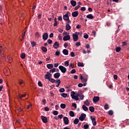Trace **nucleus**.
Wrapping results in <instances>:
<instances>
[{"label": "nucleus", "instance_id": "nucleus-1", "mask_svg": "<svg viewBox=\"0 0 129 129\" xmlns=\"http://www.w3.org/2000/svg\"><path fill=\"white\" fill-rule=\"evenodd\" d=\"M51 77H52V74L49 73V72H47V74L44 76V78H45V79H47L48 81H50Z\"/></svg>", "mask_w": 129, "mask_h": 129}, {"label": "nucleus", "instance_id": "nucleus-2", "mask_svg": "<svg viewBox=\"0 0 129 129\" xmlns=\"http://www.w3.org/2000/svg\"><path fill=\"white\" fill-rule=\"evenodd\" d=\"M58 68L62 73H66V72L67 71L66 68L63 67V66H59Z\"/></svg>", "mask_w": 129, "mask_h": 129}, {"label": "nucleus", "instance_id": "nucleus-3", "mask_svg": "<svg viewBox=\"0 0 129 129\" xmlns=\"http://www.w3.org/2000/svg\"><path fill=\"white\" fill-rule=\"evenodd\" d=\"M73 40L75 42H77L78 41V34H77V32H75V33L73 34Z\"/></svg>", "mask_w": 129, "mask_h": 129}, {"label": "nucleus", "instance_id": "nucleus-4", "mask_svg": "<svg viewBox=\"0 0 129 129\" xmlns=\"http://www.w3.org/2000/svg\"><path fill=\"white\" fill-rule=\"evenodd\" d=\"M86 117V114L84 113H82L81 114V116L79 117V119L81 120V121H83L84 119H85V118Z\"/></svg>", "mask_w": 129, "mask_h": 129}, {"label": "nucleus", "instance_id": "nucleus-5", "mask_svg": "<svg viewBox=\"0 0 129 129\" xmlns=\"http://www.w3.org/2000/svg\"><path fill=\"white\" fill-rule=\"evenodd\" d=\"M90 118H91V119L92 120V123H93V125H94V126H95V125H96V124H97V122H96V120L92 116H90Z\"/></svg>", "mask_w": 129, "mask_h": 129}, {"label": "nucleus", "instance_id": "nucleus-6", "mask_svg": "<svg viewBox=\"0 0 129 129\" xmlns=\"http://www.w3.org/2000/svg\"><path fill=\"white\" fill-rule=\"evenodd\" d=\"M41 118L44 123H47L48 122V118H47V117L44 116H41Z\"/></svg>", "mask_w": 129, "mask_h": 129}, {"label": "nucleus", "instance_id": "nucleus-7", "mask_svg": "<svg viewBox=\"0 0 129 129\" xmlns=\"http://www.w3.org/2000/svg\"><path fill=\"white\" fill-rule=\"evenodd\" d=\"M99 99H100V98L99 96H95L93 98V101L94 103H96V102H98V101H99Z\"/></svg>", "mask_w": 129, "mask_h": 129}, {"label": "nucleus", "instance_id": "nucleus-8", "mask_svg": "<svg viewBox=\"0 0 129 129\" xmlns=\"http://www.w3.org/2000/svg\"><path fill=\"white\" fill-rule=\"evenodd\" d=\"M63 119L64 124H69V119H68V117H64Z\"/></svg>", "mask_w": 129, "mask_h": 129}, {"label": "nucleus", "instance_id": "nucleus-9", "mask_svg": "<svg viewBox=\"0 0 129 129\" xmlns=\"http://www.w3.org/2000/svg\"><path fill=\"white\" fill-rule=\"evenodd\" d=\"M79 15V12L78 11H75L72 13V16L73 18H76Z\"/></svg>", "mask_w": 129, "mask_h": 129}, {"label": "nucleus", "instance_id": "nucleus-10", "mask_svg": "<svg viewBox=\"0 0 129 129\" xmlns=\"http://www.w3.org/2000/svg\"><path fill=\"white\" fill-rule=\"evenodd\" d=\"M70 39H71V37H70V35H69V34H68L66 36H64L63 37V41H68V40H70Z\"/></svg>", "mask_w": 129, "mask_h": 129}, {"label": "nucleus", "instance_id": "nucleus-11", "mask_svg": "<svg viewBox=\"0 0 129 129\" xmlns=\"http://www.w3.org/2000/svg\"><path fill=\"white\" fill-rule=\"evenodd\" d=\"M53 47H54V49H58V48H59V42L56 41L53 44Z\"/></svg>", "mask_w": 129, "mask_h": 129}, {"label": "nucleus", "instance_id": "nucleus-12", "mask_svg": "<svg viewBox=\"0 0 129 129\" xmlns=\"http://www.w3.org/2000/svg\"><path fill=\"white\" fill-rule=\"evenodd\" d=\"M48 33H44L43 36H42V39L43 40H44L45 41H46V40H47V39H48Z\"/></svg>", "mask_w": 129, "mask_h": 129}, {"label": "nucleus", "instance_id": "nucleus-13", "mask_svg": "<svg viewBox=\"0 0 129 129\" xmlns=\"http://www.w3.org/2000/svg\"><path fill=\"white\" fill-rule=\"evenodd\" d=\"M61 74H60V73H56L54 74L53 76L54 78H59L60 77Z\"/></svg>", "mask_w": 129, "mask_h": 129}, {"label": "nucleus", "instance_id": "nucleus-14", "mask_svg": "<svg viewBox=\"0 0 129 129\" xmlns=\"http://www.w3.org/2000/svg\"><path fill=\"white\" fill-rule=\"evenodd\" d=\"M46 67L48 68V69H52V68H54V66L53 64H47L46 65Z\"/></svg>", "mask_w": 129, "mask_h": 129}, {"label": "nucleus", "instance_id": "nucleus-15", "mask_svg": "<svg viewBox=\"0 0 129 129\" xmlns=\"http://www.w3.org/2000/svg\"><path fill=\"white\" fill-rule=\"evenodd\" d=\"M69 115L70 116H71V117H74V116H75V114L73 111H70L69 112Z\"/></svg>", "mask_w": 129, "mask_h": 129}, {"label": "nucleus", "instance_id": "nucleus-16", "mask_svg": "<svg viewBox=\"0 0 129 129\" xmlns=\"http://www.w3.org/2000/svg\"><path fill=\"white\" fill-rule=\"evenodd\" d=\"M66 31H69V30L71 29V26L69 24H67L66 25Z\"/></svg>", "mask_w": 129, "mask_h": 129}, {"label": "nucleus", "instance_id": "nucleus-17", "mask_svg": "<svg viewBox=\"0 0 129 129\" xmlns=\"http://www.w3.org/2000/svg\"><path fill=\"white\" fill-rule=\"evenodd\" d=\"M62 53L64 55H67L69 54L68 50L64 49L62 51Z\"/></svg>", "mask_w": 129, "mask_h": 129}, {"label": "nucleus", "instance_id": "nucleus-18", "mask_svg": "<svg viewBox=\"0 0 129 129\" xmlns=\"http://www.w3.org/2000/svg\"><path fill=\"white\" fill-rule=\"evenodd\" d=\"M87 19H90V20H92V19L94 18V17L93 16V15H92V14H90V15H87Z\"/></svg>", "mask_w": 129, "mask_h": 129}, {"label": "nucleus", "instance_id": "nucleus-19", "mask_svg": "<svg viewBox=\"0 0 129 129\" xmlns=\"http://www.w3.org/2000/svg\"><path fill=\"white\" fill-rule=\"evenodd\" d=\"M63 19L64 20V21H67L68 20H69V16L64 15L63 16Z\"/></svg>", "mask_w": 129, "mask_h": 129}, {"label": "nucleus", "instance_id": "nucleus-20", "mask_svg": "<svg viewBox=\"0 0 129 129\" xmlns=\"http://www.w3.org/2000/svg\"><path fill=\"white\" fill-rule=\"evenodd\" d=\"M82 108L84 111H87L88 110V107H87L85 105H83L82 106Z\"/></svg>", "mask_w": 129, "mask_h": 129}, {"label": "nucleus", "instance_id": "nucleus-21", "mask_svg": "<svg viewBox=\"0 0 129 129\" xmlns=\"http://www.w3.org/2000/svg\"><path fill=\"white\" fill-rule=\"evenodd\" d=\"M71 4L72 5V6H73V7H75V6H76V1L73 0L71 1Z\"/></svg>", "mask_w": 129, "mask_h": 129}, {"label": "nucleus", "instance_id": "nucleus-22", "mask_svg": "<svg viewBox=\"0 0 129 129\" xmlns=\"http://www.w3.org/2000/svg\"><path fill=\"white\" fill-rule=\"evenodd\" d=\"M78 122H79V119L77 118H76L74 120V123L75 124H78Z\"/></svg>", "mask_w": 129, "mask_h": 129}, {"label": "nucleus", "instance_id": "nucleus-23", "mask_svg": "<svg viewBox=\"0 0 129 129\" xmlns=\"http://www.w3.org/2000/svg\"><path fill=\"white\" fill-rule=\"evenodd\" d=\"M89 109L90 111H91V112H94V107L90 106L89 108Z\"/></svg>", "mask_w": 129, "mask_h": 129}, {"label": "nucleus", "instance_id": "nucleus-24", "mask_svg": "<svg viewBox=\"0 0 129 129\" xmlns=\"http://www.w3.org/2000/svg\"><path fill=\"white\" fill-rule=\"evenodd\" d=\"M60 107L61 108H62V109H64V108H66V104H64V103H61L60 104Z\"/></svg>", "mask_w": 129, "mask_h": 129}, {"label": "nucleus", "instance_id": "nucleus-25", "mask_svg": "<svg viewBox=\"0 0 129 129\" xmlns=\"http://www.w3.org/2000/svg\"><path fill=\"white\" fill-rule=\"evenodd\" d=\"M31 44L32 47H36V45H37L35 41H32Z\"/></svg>", "mask_w": 129, "mask_h": 129}, {"label": "nucleus", "instance_id": "nucleus-26", "mask_svg": "<svg viewBox=\"0 0 129 129\" xmlns=\"http://www.w3.org/2000/svg\"><path fill=\"white\" fill-rule=\"evenodd\" d=\"M75 94H76V93L74 91H72L71 92V96L72 98L75 96Z\"/></svg>", "mask_w": 129, "mask_h": 129}, {"label": "nucleus", "instance_id": "nucleus-27", "mask_svg": "<svg viewBox=\"0 0 129 129\" xmlns=\"http://www.w3.org/2000/svg\"><path fill=\"white\" fill-rule=\"evenodd\" d=\"M54 72H56V69H51V70H49V73H54Z\"/></svg>", "mask_w": 129, "mask_h": 129}, {"label": "nucleus", "instance_id": "nucleus-28", "mask_svg": "<svg viewBox=\"0 0 129 129\" xmlns=\"http://www.w3.org/2000/svg\"><path fill=\"white\" fill-rule=\"evenodd\" d=\"M41 50H42V51H43V52H47V51H48V50L47 49V48H46L44 46L41 47Z\"/></svg>", "mask_w": 129, "mask_h": 129}, {"label": "nucleus", "instance_id": "nucleus-29", "mask_svg": "<svg viewBox=\"0 0 129 129\" xmlns=\"http://www.w3.org/2000/svg\"><path fill=\"white\" fill-rule=\"evenodd\" d=\"M60 96L63 97L64 98H66V97H67V94L63 93L60 94Z\"/></svg>", "mask_w": 129, "mask_h": 129}, {"label": "nucleus", "instance_id": "nucleus-30", "mask_svg": "<svg viewBox=\"0 0 129 129\" xmlns=\"http://www.w3.org/2000/svg\"><path fill=\"white\" fill-rule=\"evenodd\" d=\"M78 66H79V67H84V64H83V63L79 62L78 63Z\"/></svg>", "mask_w": 129, "mask_h": 129}, {"label": "nucleus", "instance_id": "nucleus-31", "mask_svg": "<svg viewBox=\"0 0 129 129\" xmlns=\"http://www.w3.org/2000/svg\"><path fill=\"white\" fill-rule=\"evenodd\" d=\"M54 22L55 23L53 24L54 27H56L58 25V22H57V18H54Z\"/></svg>", "mask_w": 129, "mask_h": 129}, {"label": "nucleus", "instance_id": "nucleus-32", "mask_svg": "<svg viewBox=\"0 0 129 129\" xmlns=\"http://www.w3.org/2000/svg\"><path fill=\"white\" fill-rule=\"evenodd\" d=\"M18 97H19V98H20V99H22V98H23V97H26V95H21V94H19Z\"/></svg>", "mask_w": 129, "mask_h": 129}, {"label": "nucleus", "instance_id": "nucleus-33", "mask_svg": "<svg viewBox=\"0 0 129 129\" xmlns=\"http://www.w3.org/2000/svg\"><path fill=\"white\" fill-rule=\"evenodd\" d=\"M21 58H22V59H25V58H26V53H21Z\"/></svg>", "mask_w": 129, "mask_h": 129}, {"label": "nucleus", "instance_id": "nucleus-34", "mask_svg": "<svg viewBox=\"0 0 129 129\" xmlns=\"http://www.w3.org/2000/svg\"><path fill=\"white\" fill-rule=\"evenodd\" d=\"M120 50H121V48L120 47H117L116 48V52L118 53V52H120Z\"/></svg>", "mask_w": 129, "mask_h": 129}, {"label": "nucleus", "instance_id": "nucleus-35", "mask_svg": "<svg viewBox=\"0 0 129 129\" xmlns=\"http://www.w3.org/2000/svg\"><path fill=\"white\" fill-rule=\"evenodd\" d=\"M84 104H85L86 105H87V106H88L90 103H89V101H88V100H86L85 102H84Z\"/></svg>", "mask_w": 129, "mask_h": 129}, {"label": "nucleus", "instance_id": "nucleus-36", "mask_svg": "<svg viewBox=\"0 0 129 129\" xmlns=\"http://www.w3.org/2000/svg\"><path fill=\"white\" fill-rule=\"evenodd\" d=\"M50 82H51V83H55V82H56V80H55V79H53V78H50Z\"/></svg>", "mask_w": 129, "mask_h": 129}, {"label": "nucleus", "instance_id": "nucleus-37", "mask_svg": "<svg viewBox=\"0 0 129 129\" xmlns=\"http://www.w3.org/2000/svg\"><path fill=\"white\" fill-rule=\"evenodd\" d=\"M60 54V52L59 50H56V52H55V56H59Z\"/></svg>", "mask_w": 129, "mask_h": 129}, {"label": "nucleus", "instance_id": "nucleus-38", "mask_svg": "<svg viewBox=\"0 0 129 129\" xmlns=\"http://www.w3.org/2000/svg\"><path fill=\"white\" fill-rule=\"evenodd\" d=\"M64 65L66 66V67H68L69 66V61L67 60L64 62Z\"/></svg>", "mask_w": 129, "mask_h": 129}, {"label": "nucleus", "instance_id": "nucleus-39", "mask_svg": "<svg viewBox=\"0 0 129 129\" xmlns=\"http://www.w3.org/2000/svg\"><path fill=\"white\" fill-rule=\"evenodd\" d=\"M108 113L109 114V115H113V111L112 110H109L108 112Z\"/></svg>", "mask_w": 129, "mask_h": 129}, {"label": "nucleus", "instance_id": "nucleus-40", "mask_svg": "<svg viewBox=\"0 0 129 129\" xmlns=\"http://www.w3.org/2000/svg\"><path fill=\"white\" fill-rule=\"evenodd\" d=\"M84 128H85V129L89 128V125H88V124H85V125H84Z\"/></svg>", "mask_w": 129, "mask_h": 129}, {"label": "nucleus", "instance_id": "nucleus-41", "mask_svg": "<svg viewBox=\"0 0 129 129\" xmlns=\"http://www.w3.org/2000/svg\"><path fill=\"white\" fill-rule=\"evenodd\" d=\"M108 108H109L108 104H105L104 105V109H105V110H107V109H108Z\"/></svg>", "mask_w": 129, "mask_h": 129}, {"label": "nucleus", "instance_id": "nucleus-42", "mask_svg": "<svg viewBox=\"0 0 129 129\" xmlns=\"http://www.w3.org/2000/svg\"><path fill=\"white\" fill-rule=\"evenodd\" d=\"M59 92H65V89L62 88H60L59 90Z\"/></svg>", "mask_w": 129, "mask_h": 129}, {"label": "nucleus", "instance_id": "nucleus-43", "mask_svg": "<svg viewBox=\"0 0 129 129\" xmlns=\"http://www.w3.org/2000/svg\"><path fill=\"white\" fill-rule=\"evenodd\" d=\"M71 74H75V73H76V70H75V69H73V70L71 71Z\"/></svg>", "mask_w": 129, "mask_h": 129}, {"label": "nucleus", "instance_id": "nucleus-44", "mask_svg": "<svg viewBox=\"0 0 129 129\" xmlns=\"http://www.w3.org/2000/svg\"><path fill=\"white\" fill-rule=\"evenodd\" d=\"M73 99H75V100H79V98L78 97H77V96H75L73 97V98H72Z\"/></svg>", "mask_w": 129, "mask_h": 129}, {"label": "nucleus", "instance_id": "nucleus-45", "mask_svg": "<svg viewBox=\"0 0 129 129\" xmlns=\"http://www.w3.org/2000/svg\"><path fill=\"white\" fill-rule=\"evenodd\" d=\"M35 37H36V38H37L40 37V34L39 33V32H36Z\"/></svg>", "mask_w": 129, "mask_h": 129}, {"label": "nucleus", "instance_id": "nucleus-46", "mask_svg": "<svg viewBox=\"0 0 129 129\" xmlns=\"http://www.w3.org/2000/svg\"><path fill=\"white\" fill-rule=\"evenodd\" d=\"M38 86H39L40 87H42V86H43V84H42V82H41V81H39L38 82Z\"/></svg>", "mask_w": 129, "mask_h": 129}, {"label": "nucleus", "instance_id": "nucleus-47", "mask_svg": "<svg viewBox=\"0 0 129 129\" xmlns=\"http://www.w3.org/2000/svg\"><path fill=\"white\" fill-rule=\"evenodd\" d=\"M72 106L73 107H75V108H77V104H76L75 103H73L72 104Z\"/></svg>", "mask_w": 129, "mask_h": 129}, {"label": "nucleus", "instance_id": "nucleus-48", "mask_svg": "<svg viewBox=\"0 0 129 129\" xmlns=\"http://www.w3.org/2000/svg\"><path fill=\"white\" fill-rule=\"evenodd\" d=\"M81 11H82L83 12H85V11H86V8H85V7H82L81 8Z\"/></svg>", "mask_w": 129, "mask_h": 129}, {"label": "nucleus", "instance_id": "nucleus-49", "mask_svg": "<svg viewBox=\"0 0 129 129\" xmlns=\"http://www.w3.org/2000/svg\"><path fill=\"white\" fill-rule=\"evenodd\" d=\"M55 83H57V84H59L60 85V84H61V81L60 80V79H58L56 81Z\"/></svg>", "mask_w": 129, "mask_h": 129}, {"label": "nucleus", "instance_id": "nucleus-50", "mask_svg": "<svg viewBox=\"0 0 129 129\" xmlns=\"http://www.w3.org/2000/svg\"><path fill=\"white\" fill-rule=\"evenodd\" d=\"M79 8H80V5H78V6H76L75 7V11H77V10H78V9H79Z\"/></svg>", "mask_w": 129, "mask_h": 129}, {"label": "nucleus", "instance_id": "nucleus-51", "mask_svg": "<svg viewBox=\"0 0 129 129\" xmlns=\"http://www.w3.org/2000/svg\"><path fill=\"white\" fill-rule=\"evenodd\" d=\"M80 45H81V44L80 43V42H77L76 43V46H77V47H79Z\"/></svg>", "mask_w": 129, "mask_h": 129}, {"label": "nucleus", "instance_id": "nucleus-52", "mask_svg": "<svg viewBox=\"0 0 129 129\" xmlns=\"http://www.w3.org/2000/svg\"><path fill=\"white\" fill-rule=\"evenodd\" d=\"M58 112L57 111H54L53 112V114H54V115H58Z\"/></svg>", "mask_w": 129, "mask_h": 129}, {"label": "nucleus", "instance_id": "nucleus-53", "mask_svg": "<svg viewBox=\"0 0 129 129\" xmlns=\"http://www.w3.org/2000/svg\"><path fill=\"white\" fill-rule=\"evenodd\" d=\"M44 110L45 111H49V110H50V108H49V107H45L44 108Z\"/></svg>", "mask_w": 129, "mask_h": 129}, {"label": "nucleus", "instance_id": "nucleus-54", "mask_svg": "<svg viewBox=\"0 0 129 129\" xmlns=\"http://www.w3.org/2000/svg\"><path fill=\"white\" fill-rule=\"evenodd\" d=\"M58 118H60V119H62V118H63V114H61L60 115H58Z\"/></svg>", "mask_w": 129, "mask_h": 129}, {"label": "nucleus", "instance_id": "nucleus-55", "mask_svg": "<svg viewBox=\"0 0 129 129\" xmlns=\"http://www.w3.org/2000/svg\"><path fill=\"white\" fill-rule=\"evenodd\" d=\"M71 57H75V53H74V52H72L71 53Z\"/></svg>", "mask_w": 129, "mask_h": 129}, {"label": "nucleus", "instance_id": "nucleus-56", "mask_svg": "<svg viewBox=\"0 0 129 129\" xmlns=\"http://www.w3.org/2000/svg\"><path fill=\"white\" fill-rule=\"evenodd\" d=\"M52 42H53V41H52V40L51 39H48L47 40V43H48L49 44H52Z\"/></svg>", "mask_w": 129, "mask_h": 129}, {"label": "nucleus", "instance_id": "nucleus-57", "mask_svg": "<svg viewBox=\"0 0 129 129\" xmlns=\"http://www.w3.org/2000/svg\"><path fill=\"white\" fill-rule=\"evenodd\" d=\"M117 77H118V76H117V75H114L113 76V79H114L115 80H117Z\"/></svg>", "mask_w": 129, "mask_h": 129}, {"label": "nucleus", "instance_id": "nucleus-58", "mask_svg": "<svg viewBox=\"0 0 129 129\" xmlns=\"http://www.w3.org/2000/svg\"><path fill=\"white\" fill-rule=\"evenodd\" d=\"M88 37H89V36L88 35V34H85L84 36V38L85 39H88Z\"/></svg>", "mask_w": 129, "mask_h": 129}, {"label": "nucleus", "instance_id": "nucleus-59", "mask_svg": "<svg viewBox=\"0 0 129 129\" xmlns=\"http://www.w3.org/2000/svg\"><path fill=\"white\" fill-rule=\"evenodd\" d=\"M80 99H81V100H83V99H84V97H85L84 95L83 94L81 96H80Z\"/></svg>", "mask_w": 129, "mask_h": 129}, {"label": "nucleus", "instance_id": "nucleus-60", "mask_svg": "<svg viewBox=\"0 0 129 129\" xmlns=\"http://www.w3.org/2000/svg\"><path fill=\"white\" fill-rule=\"evenodd\" d=\"M54 37V34L53 33H51L49 34V38H53Z\"/></svg>", "mask_w": 129, "mask_h": 129}, {"label": "nucleus", "instance_id": "nucleus-61", "mask_svg": "<svg viewBox=\"0 0 129 129\" xmlns=\"http://www.w3.org/2000/svg\"><path fill=\"white\" fill-rule=\"evenodd\" d=\"M63 46L65 48H67V47H68V43L67 42H65Z\"/></svg>", "mask_w": 129, "mask_h": 129}, {"label": "nucleus", "instance_id": "nucleus-62", "mask_svg": "<svg viewBox=\"0 0 129 129\" xmlns=\"http://www.w3.org/2000/svg\"><path fill=\"white\" fill-rule=\"evenodd\" d=\"M77 29H81V25L79 24L76 26Z\"/></svg>", "mask_w": 129, "mask_h": 129}, {"label": "nucleus", "instance_id": "nucleus-63", "mask_svg": "<svg viewBox=\"0 0 129 129\" xmlns=\"http://www.w3.org/2000/svg\"><path fill=\"white\" fill-rule=\"evenodd\" d=\"M42 103H43V105H45L46 104V99H43Z\"/></svg>", "mask_w": 129, "mask_h": 129}, {"label": "nucleus", "instance_id": "nucleus-64", "mask_svg": "<svg viewBox=\"0 0 129 129\" xmlns=\"http://www.w3.org/2000/svg\"><path fill=\"white\" fill-rule=\"evenodd\" d=\"M58 21H62V16H59L58 18Z\"/></svg>", "mask_w": 129, "mask_h": 129}]
</instances>
